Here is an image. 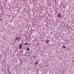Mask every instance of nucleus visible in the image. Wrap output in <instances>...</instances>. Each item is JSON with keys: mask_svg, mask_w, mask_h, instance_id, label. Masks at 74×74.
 Returning <instances> with one entry per match:
<instances>
[{"mask_svg": "<svg viewBox=\"0 0 74 74\" xmlns=\"http://www.w3.org/2000/svg\"><path fill=\"white\" fill-rule=\"evenodd\" d=\"M22 47V44H21L19 46V49H21Z\"/></svg>", "mask_w": 74, "mask_h": 74, "instance_id": "1", "label": "nucleus"}, {"mask_svg": "<svg viewBox=\"0 0 74 74\" xmlns=\"http://www.w3.org/2000/svg\"><path fill=\"white\" fill-rule=\"evenodd\" d=\"M20 38L18 37L16 38L15 39V40H18V39H19Z\"/></svg>", "mask_w": 74, "mask_h": 74, "instance_id": "2", "label": "nucleus"}, {"mask_svg": "<svg viewBox=\"0 0 74 74\" xmlns=\"http://www.w3.org/2000/svg\"><path fill=\"white\" fill-rule=\"evenodd\" d=\"M48 42H49V40H48V41H46V44H47Z\"/></svg>", "mask_w": 74, "mask_h": 74, "instance_id": "3", "label": "nucleus"}, {"mask_svg": "<svg viewBox=\"0 0 74 74\" xmlns=\"http://www.w3.org/2000/svg\"><path fill=\"white\" fill-rule=\"evenodd\" d=\"M58 16L59 18H60V14H59L58 15Z\"/></svg>", "mask_w": 74, "mask_h": 74, "instance_id": "4", "label": "nucleus"}, {"mask_svg": "<svg viewBox=\"0 0 74 74\" xmlns=\"http://www.w3.org/2000/svg\"><path fill=\"white\" fill-rule=\"evenodd\" d=\"M37 63H38V62H35V65H36V64H37Z\"/></svg>", "mask_w": 74, "mask_h": 74, "instance_id": "5", "label": "nucleus"}, {"mask_svg": "<svg viewBox=\"0 0 74 74\" xmlns=\"http://www.w3.org/2000/svg\"><path fill=\"white\" fill-rule=\"evenodd\" d=\"M28 45V43H25L24 45Z\"/></svg>", "mask_w": 74, "mask_h": 74, "instance_id": "6", "label": "nucleus"}, {"mask_svg": "<svg viewBox=\"0 0 74 74\" xmlns=\"http://www.w3.org/2000/svg\"><path fill=\"white\" fill-rule=\"evenodd\" d=\"M27 51H29V48H27Z\"/></svg>", "mask_w": 74, "mask_h": 74, "instance_id": "7", "label": "nucleus"}, {"mask_svg": "<svg viewBox=\"0 0 74 74\" xmlns=\"http://www.w3.org/2000/svg\"><path fill=\"white\" fill-rule=\"evenodd\" d=\"M63 48H66V47H65V46H63Z\"/></svg>", "mask_w": 74, "mask_h": 74, "instance_id": "8", "label": "nucleus"}, {"mask_svg": "<svg viewBox=\"0 0 74 74\" xmlns=\"http://www.w3.org/2000/svg\"><path fill=\"white\" fill-rule=\"evenodd\" d=\"M18 41H20V40H19V39H18Z\"/></svg>", "mask_w": 74, "mask_h": 74, "instance_id": "9", "label": "nucleus"}, {"mask_svg": "<svg viewBox=\"0 0 74 74\" xmlns=\"http://www.w3.org/2000/svg\"><path fill=\"white\" fill-rule=\"evenodd\" d=\"M73 63H74V60H73Z\"/></svg>", "mask_w": 74, "mask_h": 74, "instance_id": "10", "label": "nucleus"}, {"mask_svg": "<svg viewBox=\"0 0 74 74\" xmlns=\"http://www.w3.org/2000/svg\"><path fill=\"white\" fill-rule=\"evenodd\" d=\"M34 58H36V56H34Z\"/></svg>", "mask_w": 74, "mask_h": 74, "instance_id": "11", "label": "nucleus"}, {"mask_svg": "<svg viewBox=\"0 0 74 74\" xmlns=\"http://www.w3.org/2000/svg\"><path fill=\"white\" fill-rule=\"evenodd\" d=\"M32 1H34V0H32Z\"/></svg>", "mask_w": 74, "mask_h": 74, "instance_id": "12", "label": "nucleus"}]
</instances>
